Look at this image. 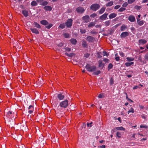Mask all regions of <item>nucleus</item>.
Returning a JSON list of instances; mask_svg holds the SVG:
<instances>
[{
    "label": "nucleus",
    "instance_id": "nucleus-1",
    "mask_svg": "<svg viewBox=\"0 0 148 148\" xmlns=\"http://www.w3.org/2000/svg\"><path fill=\"white\" fill-rule=\"evenodd\" d=\"M60 106L63 108H66L68 106V101L67 99L61 102L60 104Z\"/></svg>",
    "mask_w": 148,
    "mask_h": 148
},
{
    "label": "nucleus",
    "instance_id": "nucleus-2",
    "mask_svg": "<svg viewBox=\"0 0 148 148\" xmlns=\"http://www.w3.org/2000/svg\"><path fill=\"white\" fill-rule=\"evenodd\" d=\"M86 68L88 71L90 72L94 71L96 68L95 66H91L90 65L88 64L86 65Z\"/></svg>",
    "mask_w": 148,
    "mask_h": 148
},
{
    "label": "nucleus",
    "instance_id": "nucleus-3",
    "mask_svg": "<svg viewBox=\"0 0 148 148\" xmlns=\"http://www.w3.org/2000/svg\"><path fill=\"white\" fill-rule=\"evenodd\" d=\"M100 7V5L97 4H92L90 6L91 10L96 11L99 9Z\"/></svg>",
    "mask_w": 148,
    "mask_h": 148
},
{
    "label": "nucleus",
    "instance_id": "nucleus-4",
    "mask_svg": "<svg viewBox=\"0 0 148 148\" xmlns=\"http://www.w3.org/2000/svg\"><path fill=\"white\" fill-rule=\"evenodd\" d=\"M72 20L71 19H69L65 23L66 26L67 27H70L72 25Z\"/></svg>",
    "mask_w": 148,
    "mask_h": 148
},
{
    "label": "nucleus",
    "instance_id": "nucleus-5",
    "mask_svg": "<svg viewBox=\"0 0 148 148\" xmlns=\"http://www.w3.org/2000/svg\"><path fill=\"white\" fill-rule=\"evenodd\" d=\"M82 20L84 22L86 23H88L90 21V19L88 15H86L82 17Z\"/></svg>",
    "mask_w": 148,
    "mask_h": 148
},
{
    "label": "nucleus",
    "instance_id": "nucleus-6",
    "mask_svg": "<svg viewBox=\"0 0 148 148\" xmlns=\"http://www.w3.org/2000/svg\"><path fill=\"white\" fill-rule=\"evenodd\" d=\"M108 14L106 13H104L103 15L100 16L99 18L101 20H104L107 18V16Z\"/></svg>",
    "mask_w": 148,
    "mask_h": 148
},
{
    "label": "nucleus",
    "instance_id": "nucleus-7",
    "mask_svg": "<svg viewBox=\"0 0 148 148\" xmlns=\"http://www.w3.org/2000/svg\"><path fill=\"white\" fill-rule=\"evenodd\" d=\"M76 10L78 12L81 13L85 11L84 8L81 7H78L77 8Z\"/></svg>",
    "mask_w": 148,
    "mask_h": 148
},
{
    "label": "nucleus",
    "instance_id": "nucleus-8",
    "mask_svg": "<svg viewBox=\"0 0 148 148\" xmlns=\"http://www.w3.org/2000/svg\"><path fill=\"white\" fill-rule=\"evenodd\" d=\"M86 39L90 42H92L94 40V38L90 36H88L87 37Z\"/></svg>",
    "mask_w": 148,
    "mask_h": 148
},
{
    "label": "nucleus",
    "instance_id": "nucleus-9",
    "mask_svg": "<svg viewBox=\"0 0 148 148\" xmlns=\"http://www.w3.org/2000/svg\"><path fill=\"white\" fill-rule=\"evenodd\" d=\"M28 112L29 114H32L33 113L34 108V107L32 105H30L29 106L28 108Z\"/></svg>",
    "mask_w": 148,
    "mask_h": 148
},
{
    "label": "nucleus",
    "instance_id": "nucleus-10",
    "mask_svg": "<svg viewBox=\"0 0 148 148\" xmlns=\"http://www.w3.org/2000/svg\"><path fill=\"white\" fill-rule=\"evenodd\" d=\"M99 67L101 68L102 69L103 68L104 66V64L102 60H100L98 61Z\"/></svg>",
    "mask_w": 148,
    "mask_h": 148
},
{
    "label": "nucleus",
    "instance_id": "nucleus-11",
    "mask_svg": "<svg viewBox=\"0 0 148 148\" xmlns=\"http://www.w3.org/2000/svg\"><path fill=\"white\" fill-rule=\"evenodd\" d=\"M6 116L9 118H10L13 116V114L12 112L11 111H8L6 114Z\"/></svg>",
    "mask_w": 148,
    "mask_h": 148
},
{
    "label": "nucleus",
    "instance_id": "nucleus-12",
    "mask_svg": "<svg viewBox=\"0 0 148 148\" xmlns=\"http://www.w3.org/2000/svg\"><path fill=\"white\" fill-rule=\"evenodd\" d=\"M57 98L60 100H62L64 98V95L62 93H60L58 95Z\"/></svg>",
    "mask_w": 148,
    "mask_h": 148
},
{
    "label": "nucleus",
    "instance_id": "nucleus-13",
    "mask_svg": "<svg viewBox=\"0 0 148 148\" xmlns=\"http://www.w3.org/2000/svg\"><path fill=\"white\" fill-rule=\"evenodd\" d=\"M129 33L127 32H125L122 33L121 34V38H125L127 36L129 35Z\"/></svg>",
    "mask_w": 148,
    "mask_h": 148
},
{
    "label": "nucleus",
    "instance_id": "nucleus-14",
    "mask_svg": "<svg viewBox=\"0 0 148 148\" xmlns=\"http://www.w3.org/2000/svg\"><path fill=\"white\" fill-rule=\"evenodd\" d=\"M128 20L131 22H134L135 20L134 16L132 15H130L128 17Z\"/></svg>",
    "mask_w": 148,
    "mask_h": 148
},
{
    "label": "nucleus",
    "instance_id": "nucleus-15",
    "mask_svg": "<svg viewBox=\"0 0 148 148\" xmlns=\"http://www.w3.org/2000/svg\"><path fill=\"white\" fill-rule=\"evenodd\" d=\"M31 31L33 33L38 34H39V32L37 29L34 28H32L30 29Z\"/></svg>",
    "mask_w": 148,
    "mask_h": 148
},
{
    "label": "nucleus",
    "instance_id": "nucleus-16",
    "mask_svg": "<svg viewBox=\"0 0 148 148\" xmlns=\"http://www.w3.org/2000/svg\"><path fill=\"white\" fill-rule=\"evenodd\" d=\"M44 9L46 11H50L52 10V7L50 6H46L44 7Z\"/></svg>",
    "mask_w": 148,
    "mask_h": 148
},
{
    "label": "nucleus",
    "instance_id": "nucleus-17",
    "mask_svg": "<svg viewBox=\"0 0 148 148\" xmlns=\"http://www.w3.org/2000/svg\"><path fill=\"white\" fill-rule=\"evenodd\" d=\"M117 14L115 13H113L110 14L109 16V18L110 19L113 18L116 16Z\"/></svg>",
    "mask_w": 148,
    "mask_h": 148
},
{
    "label": "nucleus",
    "instance_id": "nucleus-18",
    "mask_svg": "<svg viewBox=\"0 0 148 148\" xmlns=\"http://www.w3.org/2000/svg\"><path fill=\"white\" fill-rule=\"evenodd\" d=\"M138 42L140 44H144L147 43V41L144 39H140L139 40Z\"/></svg>",
    "mask_w": 148,
    "mask_h": 148
},
{
    "label": "nucleus",
    "instance_id": "nucleus-19",
    "mask_svg": "<svg viewBox=\"0 0 148 148\" xmlns=\"http://www.w3.org/2000/svg\"><path fill=\"white\" fill-rule=\"evenodd\" d=\"M22 13L25 17H27L28 15V11L26 10H23Z\"/></svg>",
    "mask_w": 148,
    "mask_h": 148
},
{
    "label": "nucleus",
    "instance_id": "nucleus-20",
    "mask_svg": "<svg viewBox=\"0 0 148 148\" xmlns=\"http://www.w3.org/2000/svg\"><path fill=\"white\" fill-rule=\"evenodd\" d=\"M114 129L116 130H123L125 131V129L122 127H116Z\"/></svg>",
    "mask_w": 148,
    "mask_h": 148
},
{
    "label": "nucleus",
    "instance_id": "nucleus-21",
    "mask_svg": "<svg viewBox=\"0 0 148 148\" xmlns=\"http://www.w3.org/2000/svg\"><path fill=\"white\" fill-rule=\"evenodd\" d=\"M70 41L71 43L73 45H75L77 42V41L75 39L72 38L70 39Z\"/></svg>",
    "mask_w": 148,
    "mask_h": 148
},
{
    "label": "nucleus",
    "instance_id": "nucleus-22",
    "mask_svg": "<svg viewBox=\"0 0 148 148\" xmlns=\"http://www.w3.org/2000/svg\"><path fill=\"white\" fill-rule=\"evenodd\" d=\"M40 23L41 24L45 25H47L48 24V22L45 20H43L41 21Z\"/></svg>",
    "mask_w": 148,
    "mask_h": 148
},
{
    "label": "nucleus",
    "instance_id": "nucleus-23",
    "mask_svg": "<svg viewBox=\"0 0 148 148\" xmlns=\"http://www.w3.org/2000/svg\"><path fill=\"white\" fill-rule=\"evenodd\" d=\"M137 21L138 24L140 25H142L144 24V21H140L139 18H137Z\"/></svg>",
    "mask_w": 148,
    "mask_h": 148
},
{
    "label": "nucleus",
    "instance_id": "nucleus-24",
    "mask_svg": "<svg viewBox=\"0 0 148 148\" xmlns=\"http://www.w3.org/2000/svg\"><path fill=\"white\" fill-rule=\"evenodd\" d=\"M113 1H109L106 4V7L111 6L113 5Z\"/></svg>",
    "mask_w": 148,
    "mask_h": 148
},
{
    "label": "nucleus",
    "instance_id": "nucleus-25",
    "mask_svg": "<svg viewBox=\"0 0 148 148\" xmlns=\"http://www.w3.org/2000/svg\"><path fill=\"white\" fill-rule=\"evenodd\" d=\"M126 59L128 62H131L134 61V58L132 57H127L126 58Z\"/></svg>",
    "mask_w": 148,
    "mask_h": 148
},
{
    "label": "nucleus",
    "instance_id": "nucleus-26",
    "mask_svg": "<svg viewBox=\"0 0 148 148\" xmlns=\"http://www.w3.org/2000/svg\"><path fill=\"white\" fill-rule=\"evenodd\" d=\"M106 9L105 7H103L99 11V13L100 14H102L105 11Z\"/></svg>",
    "mask_w": 148,
    "mask_h": 148
},
{
    "label": "nucleus",
    "instance_id": "nucleus-27",
    "mask_svg": "<svg viewBox=\"0 0 148 148\" xmlns=\"http://www.w3.org/2000/svg\"><path fill=\"white\" fill-rule=\"evenodd\" d=\"M134 109L132 107H131L127 112V114H128L130 113H134Z\"/></svg>",
    "mask_w": 148,
    "mask_h": 148
},
{
    "label": "nucleus",
    "instance_id": "nucleus-28",
    "mask_svg": "<svg viewBox=\"0 0 148 148\" xmlns=\"http://www.w3.org/2000/svg\"><path fill=\"white\" fill-rule=\"evenodd\" d=\"M127 28V27L125 25H122L121 27V31L125 30Z\"/></svg>",
    "mask_w": 148,
    "mask_h": 148
},
{
    "label": "nucleus",
    "instance_id": "nucleus-29",
    "mask_svg": "<svg viewBox=\"0 0 148 148\" xmlns=\"http://www.w3.org/2000/svg\"><path fill=\"white\" fill-rule=\"evenodd\" d=\"M134 64V62H126L125 64L126 66L128 67L132 65H133Z\"/></svg>",
    "mask_w": 148,
    "mask_h": 148
},
{
    "label": "nucleus",
    "instance_id": "nucleus-30",
    "mask_svg": "<svg viewBox=\"0 0 148 148\" xmlns=\"http://www.w3.org/2000/svg\"><path fill=\"white\" fill-rule=\"evenodd\" d=\"M34 25L35 27L38 28H40L41 27L40 25L36 22H34Z\"/></svg>",
    "mask_w": 148,
    "mask_h": 148
},
{
    "label": "nucleus",
    "instance_id": "nucleus-31",
    "mask_svg": "<svg viewBox=\"0 0 148 148\" xmlns=\"http://www.w3.org/2000/svg\"><path fill=\"white\" fill-rule=\"evenodd\" d=\"M63 35L64 37L66 38H69L70 35L68 33H65L63 34Z\"/></svg>",
    "mask_w": 148,
    "mask_h": 148
},
{
    "label": "nucleus",
    "instance_id": "nucleus-32",
    "mask_svg": "<svg viewBox=\"0 0 148 148\" xmlns=\"http://www.w3.org/2000/svg\"><path fill=\"white\" fill-rule=\"evenodd\" d=\"M95 25V23L94 22H91L88 25V26L89 27H91L94 26Z\"/></svg>",
    "mask_w": 148,
    "mask_h": 148
},
{
    "label": "nucleus",
    "instance_id": "nucleus-33",
    "mask_svg": "<svg viewBox=\"0 0 148 148\" xmlns=\"http://www.w3.org/2000/svg\"><path fill=\"white\" fill-rule=\"evenodd\" d=\"M37 4L35 1H33L31 3V5L33 6H36Z\"/></svg>",
    "mask_w": 148,
    "mask_h": 148
},
{
    "label": "nucleus",
    "instance_id": "nucleus-34",
    "mask_svg": "<svg viewBox=\"0 0 148 148\" xmlns=\"http://www.w3.org/2000/svg\"><path fill=\"white\" fill-rule=\"evenodd\" d=\"M116 135L118 137L120 138L121 137V134L119 132H117L116 134Z\"/></svg>",
    "mask_w": 148,
    "mask_h": 148
},
{
    "label": "nucleus",
    "instance_id": "nucleus-35",
    "mask_svg": "<svg viewBox=\"0 0 148 148\" xmlns=\"http://www.w3.org/2000/svg\"><path fill=\"white\" fill-rule=\"evenodd\" d=\"M65 24H61L60 25L59 27L61 29H63L65 27Z\"/></svg>",
    "mask_w": 148,
    "mask_h": 148
},
{
    "label": "nucleus",
    "instance_id": "nucleus-36",
    "mask_svg": "<svg viewBox=\"0 0 148 148\" xmlns=\"http://www.w3.org/2000/svg\"><path fill=\"white\" fill-rule=\"evenodd\" d=\"M82 44V46L84 47H86L87 46L86 42L85 41H83Z\"/></svg>",
    "mask_w": 148,
    "mask_h": 148
},
{
    "label": "nucleus",
    "instance_id": "nucleus-37",
    "mask_svg": "<svg viewBox=\"0 0 148 148\" xmlns=\"http://www.w3.org/2000/svg\"><path fill=\"white\" fill-rule=\"evenodd\" d=\"M103 56H109V54L106 51H104L103 52Z\"/></svg>",
    "mask_w": 148,
    "mask_h": 148
},
{
    "label": "nucleus",
    "instance_id": "nucleus-38",
    "mask_svg": "<svg viewBox=\"0 0 148 148\" xmlns=\"http://www.w3.org/2000/svg\"><path fill=\"white\" fill-rule=\"evenodd\" d=\"M48 3L46 1H44L43 2L41 3L40 5H41L43 6L47 5Z\"/></svg>",
    "mask_w": 148,
    "mask_h": 148
},
{
    "label": "nucleus",
    "instance_id": "nucleus-39",
    "mask_svg": "<svg viewBox=\"0 0 148 148\" xmlns=\"http://www.w3.org/2000/svg\"><path fill=\"white\" fill-rule=\"evenodd\" d=\"M113 65L111 63H110L109 64L108 66V70H110L113 67Z\"/></svg>",
    "mask_w": 148,
    "mask_h": 148
},
{
    "label": "nucleus",
    "instance_id": "nucleus-40",
    "mask_svg": "<svg viewBox=\"0 0 148 148\" xmlns=\"http://www.w3.org/2000/svg\"><path fill=\"white\" fill-rule=\"evenodd\" d=\"M53 26L52 24H49L48 25H47L46 26V27L47 29H49L50 28Z\"/></svg>",
    "mask_w": 148,
    "mask_h": 148
},
{
    "label": "nucleus",
    "instance_id": "nucleus-41",
    "mask_svg": "<svg viewBox=\"0 0 148 148\" xmlns=\"http://www.w3.org/2000/svg\"><path fill=\"white\" fill-rule=\"evenodd\" d=\"M65 53L66 55L70 57H72L74 55L73 53H70L69 54L66 53Z\"/></svg>",
    "mask_w": 148,
    "mask_h": 148
},
{
    "label": "nucleus",
    "instance_id": "nucleus-42",
    "mask_svg": "<svg viewBox=\"0 0 148 148\" xmlns=\"http://www.w3.org/2000/svg\"><path fill=\"white\" fill-rule=\"evenodd\" d=\"M140 128H147L148 127L147 126L144 125H140Z\"/></svg>",
    "mask_w": 148,
    "mask_h": 148
},
{
    "label": "nucleus",
    "instance_id": "nucleus-43",
    "mask_svg": "<svg viewBox=\"0 0 148 148\" xmlns=\"http://www.w3.org/2000/svg\"><path fill=\"white\" fill-rule=\"evenodd\" d=\"M110 21H106L105 22L106 25V26H108L109 25H110Z\"/></svg>",
    "mask_w": 148,
    "mask_h": 148
},
{
    "label": "nucleus",
    "instance_id": "nucleus-44",
    "mask_svg": "<svg viewBox=\"0 0 148 148\" xmlns=\"http://www.w3.org/2000/svg\"><path fill=\"white\" fill-rule=\"evenodd\" d=\"M125 10V8L121 7L118 10V11L119 12H122L123 11Z\"/></svg>",
    "mask_w": 148,
    "mask_h": 148
},
{
    "label": "nucleus",
    "instance_id": "nucleus-45",
    "mask_svg": "<svg viewBox=\"0 0 148 148\" xmlns=\"http://www.w3.org/2000/svg\"><path fill=\"white\" fill-rule=\"evenodd\" d=\"M134 8L137 10H139L141 8V7L140 6L136 5L135 6Z\"/></svg>",
    "mask_w": 148,
    "mask_h": 148
},
{
    "label": "nucleus",
    "instance_id": "nucleus-46",
    "mask_svg": "<svg viewBox=\"0 0 148 148\" xmlns=\"http://www.w3.org/2000/svg\"><path fill=\"white\" fill-rule=\"evenodd\" d=\"M97 14L96 13H93L90 15V16L92 18H94L97 16Z\"/></svg>",
    "mask_w": 148,
    "mask_h": 148
},
{
    "label": "nucleus",
    "instance_id": "nucleus-47",
    "mask_svg": "<svg viewBox=\"0 0 148 148\" xmlns=\"http://www.w3.org/2000/svg\"><path fill=\"white\" fill-rule=\"evenodd\" d=\"M86 32V30L85 29H80V32L82 34H84Z\"/></svg>",
    "mask_w": 148,
    "mask_h": 148
},
{
    "label": "nucleus",
    "instance_id": "nucleus-48",
    "mask_svg": "<svg viewBox=\"0 0 148 148\" xmlns=\"http://www.w3.org/2000/svg\"><path fill=\"white\" fill-rule=\"evenodd\" d=\"M104 97L103 94H100L98 96V97L99 98H102Z\"/></svg>",
    "mask_w": 148,
    "mask_h": 148
},
{
    "label": "nucleus",
    "instance_id": "nucleus-49",
    "mask_svg": "<svg viewBox=\"0 0 148 148\" xmlns=\"http://www.w3.org/2000/svg\"><path fill=\"white\" fill-rule=\"evenodd\" d=\"M101 73V71H97L95 72L94 73V74L95 75H98L99 74Z\"/></svg>",
    "mask_w": 148,
    "mask_h": 148
},
{
    "label": "nucleus",
    "instance_id": "nucleus-50",
    "mask_svg": "<svg viewBox=\"0 0 148 148\" xmlns=\"http://www.w3.org/2000/svg\"><path fill=\"white\" fill-rule=\"evenodd\" d=\"M135 0H128V2L129 4H131L135 1Z\"/></svg>",
    "mask_w": 148,
    "mask_h": 148
},
{
    "label": "nucleus",
    "instance_id": "nucleus-51",
    "mask_svg": "<svg viewBox=\"0 0 148 148\" xmlns=\"http://www.w3.org/2000/svg\"><path fill=\"white\" fill-rule=\"evenodd\" d=\"M114 81L113 79L111 78L110 79V84L111 85H112L114 84Z\"/></svg>",
    "mask_w": 148,
    "mask_h": 148
},
{
    "label": "nucleus",
    "instance_id": "nucleus-52",
    "mask_svg": "<svg viewBox=\"0 0 148 148\" xmlns=\"http://www.w3.org/2000/svg\"><path fill=\"white\" fill-rule=\"evenodd\" d=\"M128 5L127 3L126 2H125L122 5V6L123 7H126Z\"/></svg>",
    "mask_w": 148,
    "mask_h": 148
},
{
    "label": "nucleus",
    "instance_id": "nucleus-53",
    "mask_svg": "<svg viewBox=\"0 0 148 148\" xmlns=\"http://www.w3.org/2000/svg\"><path fill=\"white\" fill-rule=\"evenodd\" d=\"M120 7V5H116L114 7V8L115 9L117 10V9H119Z\"/></svg>",
    "mask_w": 148,
    "mask_h": 148
},
{
    "label": "nucleus",
    "instance_id": "nucleus-54",
    "mask_svg": "<svg viewBox=\"0 0 148 148\" xmlns=\"http://www.w3.org/2000/svg\"><path fill=\"white\" fill-rule=\"evenodd\" d=\"M65 49L66 51H70L71 50V49L69 48L68 47H66V48Z\"/></svg>",
    "mask_w": 148,
    "mask_h": 148
},
{
    "label": "nucleus",
    "instance_id": "nucleus-55",
    "mask_svg": "<svg viewBox=\"0 0 148 148\" xmlns=\"http://www.w3.org/2000/svg\"><path fill=\"white\" fill-rule=\"evenodd\" d=\"M90 56V54L88 53H86L84 55V57L86 58H88Z\"/></svg>",
    "mask_w": 148,
    "mask_h": 148
},
{
    "label": "nucleus",
    "instance_id": "nucleus-56",
    "mask_svg": "<svg viewBox=\"0 0 148 148\" xmlns=\"http://www.w3.org/2000/svg\"><path fill=\"white\" fill-rule=\"evenodd\" d=\"M103 61L104 62H106V63H107V62H108L109 60L108 59H107V58H105L103 59Z\"/></svg>",
    "mask_w": 148,
    "mask_h": 148
},
{
    "label": "nucleus",
    "instance_id": "nucleus-57",
    "mask_svg": "<svg viewBox=\"0 0 148 148\" xmlns=\"http://www.w3.org/2000/svg\"><path fill=\"white\" fill-rule=\"evenodd\" d=\"M119 54L122 57H123L124 56V54L122 52H120Z\"/></svg>",
    "mask_w": 148,
    "mask_h": 148
},
{
    "label": "nucleus",
    "instance_id": "nucleus-58",
    "mask_svg": "<svg viewBox=\"0 0 148 148\" xmlns=\"http://www.w3.org/2000/svg\"><path fill=\"white\" fill-rule=\"evenodd\" d=\"M92 123L91 122L90 123H88L87 124V125L88 127H91L92 126Z\"/></svg>",
    "mask_w": 148,
    "mask_h": 148
},
{
    "label": "nucleus",
    "instance_id": "nucleus-59",
    "mask_svg": "<svg viewBox=\"0 0 148 148\" xmlns=\"http://www.w3.org/2000/svg\"><path fill=\"white\" fill-rule=\"evenodd\" d=\"M115 59L116 61H119L120 60L119 57V56H116L115 58Z\"/></svg>",
    "mask_w": 148,
    "mask_h": 148
},
{
    "label": "nucleus",
    "instance_id": "nucleus-60",
    "mask_svg": "<svg viewBox=\"0 0 148 148\" xmlns=\"http://www.w3.org/2000/svg\"><path fill=\"white\" fill-rule=\"evenodd\" d=\"M140 88V87H139L138 86H135L133 88V89H136L137 88Z\"/></svg>",
    "mask_w": 148,
    "mask_h": 148
},
{
    "label": "nucleus",
    "instance_id": "nucleus-61",
    "mask_svg": "<svg viewBox=\"0 0 148 148\" xmlns=\"http://www.w3.org/2000/svg\"><path fill=\"white\" fill-rule=\"evenodd\" d=\"M148 0H143L142 1V3H146L147 2H148Z\"/></svg>",
    "mask_w": 148,
    "mask_h": 148
},
{
    "label": "nucleus",
    "instance_id": "nucleus-62",
    "mask_svg": "<svg viewBox=\"0 0 148 148\" xmlns=\"http://www.w3.org/2000/svg\"><path fill=\"white\" fill-rule=\"evenodd\" d=\"M145 60H148V56L147 55H145Z\"/></svg>",
    "mask_w": 148,
    "mask_h": 148
},
{
    "label": "nucleus",
    "instance_id": "nucleus-63",
    "mask_svg": "<svg viewBox=\"0 0 148 148\" xmlns=\"http://www.w3.org/2000/svg\"><path fill=\"white\" fill-rule=\"evenodd\" d=\"M37 1L38 3H41L44 0H36Z\"/></svg>",
    "mask_w": 148,
    "mask_h": 148
},
{
    "label": "nucleus",
    "instance_id": "nucleus-64",
    "mask_svg": "<svg viewBox=\"0 0 148 148\" xmlns=\"http://www.w3.org/2000/svg\"><path fill=\"white\" fill-rule=\"evenodd\" d=\"M101 148H105L106 146L105 145H103L100 147Z\"/></svg>",
    "mask_w": 148,
    "mask_h": 148
}]
</instances>
